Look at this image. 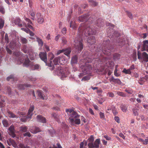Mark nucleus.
<instances>
[{
	"mask_svg": "<svg viewBox=\"0 0 148 148\" xmlns=\"http://www.w3.org/2000/svg\"><path fill=\"white\" fill-rule=\"evenodd\" d=\"M84 32L86 36L91 35H95L96 33L95 31H93L90 27H86L84 24L81 25L79 29L77 36L74 40V47L77 51L80 52L83 48L82 36Z\"/></svg>",
	"mask_w": 148,
	"mask_h": 148,
	"instance_id": "obj_1",
	"label": "nucleus"
},
{
	"mask_svg": "<svg viewBox=\"0 0 148 148\" xmlns=\"http://www.w3.org/2000/svg\"><path fill=\"white\" fill-rule=\"evenodd\" d=\"M34 109V107L33 106H31L28 110L27 116H24L20 119V121L23 122H26L27 121H29L33 114L32 112Z\"/></svg>",
	"mask_w": 148,
	"mask_h": 148,
	"instance_id": "obj_2",
	"label": "nucleus"
},
{
	"mask_svg": "<svg viewBox=\"0 0 148 148\" xmlns=\"http://www.w3.org/2000/svg\"><path fill=\"white\" fill-rule=\"evenodd\" d=\"M138 58L140 61L148 62V54L145 52H143L141 54L139 51L137 53Z\"/></svg>",
	"mask_w": 148,
	"mask_h": 148,
	"instance_id": "obj_3",
	"label": "nucleus"
},
{
	"mask_svg": "<svg viewBox=\"0 0 148 148\" xmlns=\"http://www.w3.org/2000/svg\"><path fill=\"white\" fill-rule=\"evenodd\" d=\"M113 49L112 46L109 45L108 46L105 47H103L102 52L105 55L109 56L111 55V52L113 51Z\"/></svg>",
	"mask_w": 148,
	"mask_h": 148,
	"instance_id": "obj_4",
	"label": "nucleus"
},
{
	"mask_svg": "<svg viewBox=\"0 0 148 148\" xmlns=\"http://www.w3.org/2000/svg\"><path fill=\"white\" fill-rule=\"evenodd\" d=\"M26 22L27 23V24L25 23H23V25H24L25 27H28L29 28L31 29L32 30H34V28L32 27V25H33V23L31 21V20L29 18L25 17L24 18Z\"/></svg>",
	"mask_w": 148,
	"mask_h": 148,
	"instance_id": "obj_5",
	"label": "nucleus"
},
{
	"mask_svg": "<svg viewBox=\"0 0 148 148\" xmlns=\"http://www.w3.org/2000/svg\"><path fill=\"white\" fill-rule=\"evenodd\" d=\"M82 71L85 75L90 72L92 69L91 66L89 64H88L86 66H84L81 67Z\"/></svg>",
	"mask_w": 148,
	"mask_h": 148,
	"instance_id": "obj_6",
	"label": "nucleus"
},
{
	"mask_svg": "<svg viewBox=\"0 0 148 148\" xmlns=\"http://www.w3.org/2000/svg\"><path fill=\"white\" fill-rule=\"evenodd\" d=\"M40 59L45 63L47 62V55L46 52H40L39 54Z\"/></svg>",
	"mask_w": 148,
	"mask_h": 148,
	"instance_id": "obj_7",
	"label": "nucleus"
},
{
	"mask_svg": "<svg viewBox=\"0 0 148 148\" xmlns=\"http://www.w3.org/2000/svg\"><path fill=\"white\" fill-rule=\"evenodd\" d=\"M71 124L72 125H74L75 124L79 125L80 124L81 121L79 119L77 118L74 119L73 118H69Z\"/></svg>",
	"mask_w": 148,
	"mask_h": 148,
	"instance_id": "obj_8",
	"label": "nucleus"
},
{
	"mask_svg": "<svg viewBox=\"0 0 148 148\" xmlns=\"http://www.w3.org/2000/svg\"><path fill=\"white\" fill-rule=\"evenodd\" d=\"M36 20L37 22L39 24H42L44 22L43 16L41 14L39 13H38L36 14Z\"/></svg>",
	"mask_w": 148,
	"mask_h": 148,
	"instance_id": "obj_9",
	"label": "nucleus"
},
{
	"mask_svg": "<svg viewBox=\"0 0 148 148\" xmlns=\"http://www.w3.org/2000/svg\"><path fill=\"white\" fill-rule=\"evenodd\" d=\"M8 130L9 131V134L13 137L14 138L15 137V134L14 132V127L13 125H11L8 128Z\"/></svg>",
	"mask_w": 148,
	"mask_h": 148,
	"instance_id": "obj_10",
	"label": "nucleus"
},
{
	"mask_svg": "<svg viewBox=\"0 0 148 148\" xmlns=\"http://www.w3.org/2000/svg\"><path fill=\"white\" fill-rule=\"evenodd\" d=\"M29 131L33 134H36L41 131L40 129L35 127H32L30 128Z\"/></svg>",
	"mask_w": 148,
	"mask_h": 148,
	"instance_id": "obj_11",
	"label": "nucleus"
},
{
	"mask_svg": "<svg viewBox=\"0 0 148 148\" xmlns=\"http://www.w3.org/2000/svg\"><path fill=\"white\" fill-rule=\"evenodd\" d=\"M37 121L44 123L46 122V119L42 116L38 115L37 116Z\"/></svg>",
	"mask_w": 148,
	"mask_h": 148,
	"instance_id": "obj_12",
	"label": "nucleus"
},
{
	"mask_svg": "<svg viewBox=\"0 0 148 148\" xmlns=\"http://www.w3.org/2000/svg\"><path fill=\"white\" fill-rule=\"evenodd\" d=\"M64 53L65 55L67 56L69 58L70 57V53L71 52V48L69 47L64 49Z\"/></svg>",
	"mask_w": 148,
	"mask_h": 148,
	"instance_id": "obj_13",
	"label": "nucleus"
},
{
	"mask_svg": "<svg viewBox=\"0 0 148 148\" xmlns=\"http://www.w3.org/2000/svg\"><path fill=\"white\" fill-rule=\"evenodd\" d=\"M87 42L88 43L91 45L94 44L95 42V37L93 36L89 37L88 39Z\"/></svg>",
	"mask_w": 148,
	"mask_h": 148,
	"instance_id": "obj_14",
	"label": "nucleus"
},
{
	"mask_svg": "<svg viewBox=\"0 0 148 148\" xmlns=\"http://www.w3.org/2000/svg\"><path fill=\"white\" fill-rule=\"evenodd\" d=\"M7 143L9 146L12 145L13 147H16V144L15 141L11 139H8L7 140Z\"/></svg>",
	"mask_w": 148,
	"mask_h": 148,
	"instance_id": "obj_15",
	"label": "nucleus"
},
{
	"mask_svg": "<svg viewBox=\"0 0 148 148\" xmlns=\"http://www.w3.org/2000/svg\"><path fill=\"white\" fill-rule=\"evenodd\" d=\"M32 62H30L29 58H27L26 59H25L24 62L23 64V65L24 66L28 67L29 65H30L31 66H32Z\"/></svg>",
	"mask_w": 148,
	"mask_h": 148,
	"instance_id": "obj_16",
	"label": "nucleus"
},
{
	"mask_svg": "<svg viewBox=\"0 0 148 148\" xmlns=\"http://www.w3.org/2000/svg\"><path fill=\"white\" fill-rule=\"evenodd\" d=\"M31 85L29 84H20L18 86V88L19 89H24L25 87H30Z\"/></svg>",
	"mask_w": 148,
	"mask_h": 148,
	"instance_id": "obj_17",
	"label": "nucleus"
},
{
	"mask_svg": "<svg viewBox=\"0 0 148 148\" xmlns=\"http://www.w3.org/2000/svg\"><path fill=\"white\" fill-rule=\"evenodd\" d=\"M37 93L38 97L41 99L45 100L47 99V97H44L41 90H38Z\"/></svg>",
	"mask_w": 148,
	"mask_h": 148,
	"instance_id": "obj_18",
	"label": "nucleus"
},
{
	"mask_svg": "<svg viewBox=\"0 0 148 148\" xmlns=\"http://www.w3.org/2000/svg\"><path fill=\"white\" fill-rule=\"evenodd\" d=\"M7 113L8 114L9 117L10 118H18V117L17 115L13 113L12 112L8 110Z\"/></svg>",
	"mask_w": 148,
	"mask_h": 148,
	"instance_id": "obj_19",
	"label": "nucleus"
},
{
	"mask_svg": "<svg viewBox=\"0 0 148 148\" xmlns=\"http://www.w3.org/2000/svg\"><path fill=\"white\" fill-rule=\"evenodd\" d=\"M69 114V113H68ZM70 117L74 119L79 117V116L75 112H73L72 113L69 114Z\"/></svg>",
	"mask_w": 148,
	"mask_h": 148,
	"instance_id": "obj_20",
	"label": "nucleus"
},
{
	"mask_svg": "<svg viewBox=\"0 0 148 148\" xmlns=\"http://www.w3.org/2000/svg\"><path fill=\"white\" fill-rule=\"evenodd\" d=\"M87 17L86 15H82L79 17L78 20L80 22H84L87 21Z\"/></svg>",
	"mask_w": 148,
	"mask_h": 148,
	"instance_id": "obj_21",
	"label": "nucleus"
},
{
	"mask_svg": "<svg viewBox=\"0 0 148 148\" xmlns=\"http://www.w3.org/2000/svg\"><path fill=\"white\" fill-rule=\"evenodd\" d=\"M14 22L16 25H18L19 27H21L23 26V25L20 23L21 20L19 18H16L14 20Z\"/></svg>",
	"mask_w": 148,
	"mask_h": 148,
	"instance_id": "obj_22",
	"label": "nucleus"
},
{
	"mask_svg": "<svg viewBox=\"0 0 148 148\" xmlns=\"http://www.w3.org/2000/svg\"><path fill=\"white\" fill-rule=\"evenodd\" d=\"M100 143V140L99 139H97L94 142V147L99 148V145Z\"/></svg>",
	"mask_w": 148,
	"mask_h": 148,
	"instance_id": "obj_23",
	"label": "nucleus"
},
{
	"mask_svg": "<svg viewBox=\"0 0 148 148\" xmlns=\"http://www.w3.org/2000/svg\"><path fill=\"white\" fill-rule=\"evenodd\" d=\"M61 58L59 57L55 58L53 60V62L54 64L55 65H57L58 64V62L60 63H61V64H62L61 62Z\"/></svg>",
	"mask_w": 148,
	"mask_h": 148,
	"instance_id": "obj_24",
	"label": "nucleus"
},
{
	"mask_svg": "<svg viewBox=\"0 0 148 148\" xmlns=\"http://www.w3.org/2000/svg\"><path fill=\"white\" fill-rule=\"evenodd\" d=\"M77 57L76 56H75L71 58V63L72 64L76 63L77 62Z\"/></svg>",
	"mask_w": 148,
	"mask_h": 148,
	"instance_id": "obj_25",
	"label": "nucleus"
},
{
	"mask_svg": "<svg viewBox=\"0 0 148 148\" xmlns=\"http://www.w3.org/2000/svg\"><path fill=\"white\" fill-rule=\"evenodd\" d=\"M88 1L90 4L93 6H96L98 5L97 3L93 0H88Z\"/></svg>",
	"mask_w": 148,
	"mask_h": 148,
	"instance_id": "obj_26",
	"label": "nucleus"
},
{
	"mask_svg": "<svg viewBox=\"0 0 148 148\" xmlns=\"http://www.w3.org/2000/svg\"><path fill=\"white\" fill-rule=\"evenodd\" d=\"M36 41L38 42V44L40 46H42L43 45V42L42 39L38 37H36Z\"/></svg>",
	"mask_w": 148,
	"mask_h": 148,
	"instance_id": "obj_27",
	"label": "nucleus"
},
{
	"mask_svg": "<svg viewBox=\"0 0 148 148\" xmlns=\"http://www.w3.org/2000/svg\"><path fill=\"white\" fill-rule=\"evenodd\" d=\"M20 42L23 44H26L27 42V40L26 38L22 37H20Z\"/></svg>",
	"mask_w": 148,
	"mask_h": 148,
	"instance_id": "obj_28",
	"label": "nucleus"
},
{
	"mask_svg": "<svg viewBox=\"0 0 148 148\" xmlns=\"http://www.w3.org/2000/svg\"><path fill=\"white\" fill-rule=\"evenodd\" d=\"M2 123L4 126L5 127H8L9 125L8 121L6 119H4L2 121Z\"/></svg>",
	"mask_w": 148,
	"mask_h": 148,
	"instance_id": "obj_29",
	"label": "nucleus"
},
{
	"mask_svg": "<svg viewBox=\"0 0 148 148\" xmlns=\"http://www.w3.org/2000/svg\"><path fill=\"white\" fill-rule=\"evenodd\" d=\"M29 14L32 17V19L34 20V19L35 16V12L33 10H32L30 11Z\"/></svg>",
	"mask_w": 148,
	"mask_h": 148,
	"instance_id": "obj_30",
	"label": "nucleus"
},
{
	"mask_svg": "<svg viewBox=\"0 0 148 148\" xmlns=\"http://www.w3.org/2000/svg\"><path fill=\"white\" fill-rule=\"evenodd\" d=\"M27 127L26 126H22L20 127V131L23 132H25L27 131Z\"/></svg>",
	"mask_w": 148,
	"mask_h": 148,
	"instance_id": "obj_31",
	"label": "nucleus"
},
{
	"mask_svg": "<svg viewBox=\"0 0 148 148\" xmlns=\"http://www.w3.org/2000/svg\"><path fill=\"white\" fill-rule=\"evenodd\" d=\"M121 109L123 112H126L127 110V107L124 105H122L121 107Z\"/></svg>",
	"mask_w": 148,
	"mask_h": 148,
	"instance_id": "obj_32",
	"label": "nucleus"
},
{
	"mask_svg": "<svg viewBox=\"0 0 148 148\" xmlns=\"http://www.w3.org/2000/svg\"><path fill=\"white\" fill-rule=\"evenodd\" d=\"M32 70H34L35 69H38L39 67V65L36 64L34 65L33 64H32Z\"/></svg>",
	"mask_w": 148,
	"mask_h": 148,
	"instance_id": "obj_33",
	"label": "nucleus"
},
{
	"mask_svg": "<svg viewBox=\"0 0 148 148\" xmlns=\"http://www.w3.org/2000/svg\"><path fill=\"white\" fill-rule=\"evenodd\" d=\"M97 24L98 26L101 27L104 25V23L101 21V19H99L97 20Z\"/></svg>",
	"mask_w": 148,
	"mask_h": 148,
	"instance_id": "obj_34",
	"label": "nucleus"
},
{
	"mask_svg": "<svg viewBox=\"0 0 148 148\" xmlns=\"http://www.w3.org/2000/svg\"><path fill=\"white\" fill-rule=\"evenodd\" d=\"M137 119L138 121H143L145 120V117L144 116L141 115L138 116L137 117Z\"/></svg>",
	"mask_w": 148,
	"mask_h": 148,
	"instance_id": "obj_35",
	"label": "nucleus"
},
{
	"mask_svg": "<svg viewBox=\"0 0 148 148\" xmlns=\"http://www.w3.org/2000/svg\"><path fill=\"white\" fill-rule=\"evenodd\" d=\"M138 83L141 85L143 84V83L145 82L144 77H140L138 80Z\"/></svg>",
	"mask_w": 148,
	"mask_h": 148,
	"instance_id": "obj_36",
	"label": "nucleus"
},
{
	"mask_svg": "<svg viewBox=\"0 0 148 148\" xmlns=\"http://www.w3.org/2000/svg\"><path fill=\"white\" fill-rule=\"evenodd\" d=\"M148 40H145L143 42V46L144 48H146L148 47Z\"/></svg>",
	"mask_w": 148,
	"mask_h": 148,
	"instance_id": "obj_37",
	"label": "nucleus"
},
{
	"mask_svg": "<svg viewBox=\"0 0 148 148\" xmlns=\"http://www.w3.org/2000/svg\"><path fill=\"white\" fill-rule=\"evenodd\" d=\"M52 117H53L56 121L58 120V117L57 115L55 113H52L51 114Z\"/></svg>",
	"mask_w": 148,
	"mask_h": 148,
	"instance_id": "obj_38",
	"label": "nucleus"
},
{
	"mask_svg": "<svg viewBox=\"0 0 148 148\" xmlns=\"http://www.w3.org/2000/svg\"><path fill=\"white\" fill-rule=\"evenodd\" d=\"M116 93L122 97H125L126 96L122 92L118 91Z\"/></svg>",
	"mask_w": 148,
	"mask_h": 148,
	"instance_id": "obj_39",
	"label": "nucleus"
},
{
	"mask_svg": "<svg viewBox=\"0 0 148 148\" xmlns=\"http://www.w3.org/2000/svg\"><path fill=\"white\" fill-rule=\"evenodd\" d=\"M123 72L125 74H130L131 73L130 69H128L126 70L125 69H124L123 71Z\"/></svg>",
	"mask_w": 148,
	"mask_h": 148,
	"instance_id": "obj_40",
	"label": "nucleus"
},
{
	"mask_svg": "<svg viewBox=\"0 0 148 148\" xmlns=\"http://www.w3.org/2000/svg\"><path fill=\"white\" fill-rule=\"evenodd\" d=\"M7 93L9 95H10L11 94V90L10 87H7L6 88Z\"/></svg>",
	"mask_w": 148,
	"mask_h": 148,
	"instance_id": "obj_41",
	"label": "nucleus"
},
{
	"mask_svg": "<svg viewBox=\"0 0 148 148\" xmlns=\"http://www.w3.org/2000/svg\"><path fill=\"white\" fill-rule=\"evenodd\" d=\"M4 23V21L2 19H0V29L3 27Z\"/></svg>",
	"mask_w": 148,
	"mask_h": 148,
	"instance_id": "obj_42",
	"label": "nucleus"
},
{
	"mask_svg": "<svg viewBox=\"0 0 148 148\" xmlns=\"http://www.w3.org/2000/svg\"><path fill=\"white\" fill-rule=\"evenodd\" d=\"M114 59H119L120 58V55L118 53H116L113 56Z\"/></svg>",
	"mask_w": 148,
	"mask_h": 148,
	"instance_id": "obj_43",
	"label": "nucleus"
},
{
	"mask_svg": "<svg viewBox=\"0 0 148 148\" xmlns=\"http://www.w3.org/2000/svg\"><path fill=\"white\" fill-rule=\"evenodd\" d=\"M0 12L3 14H4L5 13V9L3 6H0Z\"/></svg>",
	"mask_w": 148,
	"mask_h": 148,
	"instance_id": "obj_44",
	"label": "nucleus"
},
{
	"mask_svg": "<svg viewBox=\"0 0 148 148\" xmlns=\"http://www.w3.org/2000/svg\"><path fill=\"white\" fill-rule=\"evenodd\" d=\"M16 44L15 43L13 42H11L10 45V47L12 49H13L14 47L15 46Z\"/></svg>",
	"mask_w": 148,
	"mask_h": 148,
	"instance_id": "obj_45",
	"label": "nucleus"
},
{
	"mask_svg": "<svg viewBox=\"0 0 148 148\" xmlns=\"http://www.w3.org/2000/svg\"><path fill=\"white\" fill-rule=\"evenodd\" d=\"M10 79H11L13 80H14V76L13 75H10L8 77H7L6 78L7 80L8 81H9Z\"/></svg>",
	"mask_w": 148,
	"mask_h": 148,
	"instance_id": "obj_46",
	"label": "nucleus"
},
{
	"mask_svg": "<svg viewBox=\"0 0 148 148\" xmlns=\"http://www.w3.org/2000/svg\"><path fill=\"white\" fill-rule=\"evenodd\" d=\"M99 115L100 118L102 119H105V115L104 113L100 112L99 113Z\"/></svg>",
	"mask_w": 148,
	"mask_h": 148,
	"instance_id": "obj_47",
	"label": "nucleus"
},
{
	"mask_svg": "<svg viewBox=\"0 0 148 148\" xmlns=\"http://www.w3.org/2000/svg\"><path fill=\"white\" fill-rule=\"evenodd\" d=\"M23 136H27L29 137H30L31 136V135L30 133L29 132H26V133H24L23 134Z\"/></svg>",
	"mask_w": 148,
	"mask_h": 148,
	"instance_id": "obj_48",
	"label": "nucleus"
},
{
	"mask_svg": "<svg viewBox=\"0 0 148 148\" xmlns=\"http://www.w3.org/2000/svg\"><path fill=\"white\" fill-rule=\"evenodd\" d=\"M5 40L7 43L9 42V38H8V35L7 34H6L5 36Z\"/></svg>",
	"mask_w": 148,
	"mask_h": 148,
	"instance_id": "obj_49",
	"label": "nucleus"
},
{
	"mask_svg": "<svg viewBox=\"0 0 148 148\" xmlns=\"http://www.w3.org/2000/svg\"><path fill=\"white\" fill-rule=\"evenodd\" d=\"M88 145L90 148H95L94 144L92 142L89 143L88 144Z\"/></svg>",
	"mask_w": 148,
	"mask_h": 148,
	"instance_id": "obj_50",
	"label": "nucleus"
},
{
	"mask_svg": "<svg viewBox=\"0 0 148 148\" xmlns=\"http://www.w3.org/2000/svg\"><path fill=\"white\" fill-rule=\"evenodd\" d=\"M114 82L116 83H117L119 85L121 84V81L119 79H116Z\"/></svg>",
	"mask_w": 148,
	"mask_h": 148,
	"instance_id": "obj_51",
	"label": "nucleus"
},
{
	"mask_svg": "<svg viewBox=\"0 0 148 148\" xmlns=\"http://www.w3.org/2000/svg\"><path fill=\"white\" fill-rule=\"evenodd\" d=\"M90 79L89 76H85L82 79V81H86L88 80H89Z\"/></svg>",
	"mask_w": 148,
	"mask_h": 148,
	"instance_id": "obj_52",
	"label": "nucleus"
},
{
	"mask_svg": "<svg viewBox=\"0 0 148 148\" xmlns=\"http://www.w3.org/2000/svg\"><path fill=\"white\" fill-rule=\"evenodd\" d=\"M133 113L135 116L138 115V112L137 110V109L134 108L133 109Z\"/></svg>",
	"mask_w": 148,
	"mask_h": 148,
	"instance_id": "obj_53",
	"label": "nucleus"
},
{
	"mask_svg": "<svg viewBox=\"0 0 148 148\" xmlns=\"http://www.w3.org/2000/svg\"><path fill=\"white\" fill-rule=\"evenodd\" d=\"M46 65L48 66L49 67H52L53 66V64L52 63V61H50V63H47V62L45 63Z\"/></svg>",
	"mask_w": 148,
	"mask_h": 148,
	"instance_id": "obj_54",
	"label": "nucleus"
},
{
	"mask_svg": "<svg viewBox=\"0 0 148 148\" xmlns=\"http://www.w3.org/2000/svg\"><path fill=\"white\" fill-rule=\"evenodd\" d=\"M21 29L22 30L25 32H26L28 34L30 30L28 28H21Z\"/></svg>",
	"mask_w": 148,
	"mask_h": 148,
	"instance_id": "obj_55",
	"label": "nucleus"
},
{
	"mask_svg": "<svg viewBox=\"0 0 148 148\" xmlns=\"http://www.w3.org/2000/svg\"><path fill=\"white\" fill-rule=\"evenodd\" d=\"M64 49H62L61 50H58L57 51V53H56V55L57 56L59 55L60 54V53H64Z\"/></svg>",
	"mask_w": 148,
	"mask_h": 148,
	"instance_id": "obj_56",
	"label": "nucleus"
},
{
	"mask_svg": "<svg viewBox=\"0 0 148 148\" xmlns=\"http://www.w3.org/2000/svg\"><path fill=\"white\" fill-rule=\"evenodd\" d=\"M107 95L110 97H112L114 96V94L112 92H109L107 93Z\"/></svg>",
	"mask_w": 148,
	"mask_h": 148,
	"instance_id": "obj_57",
	"label": "nucleus"
},
{
	"mask_svg": "<svg viewBox=\"0 0 148 148\" xmlns=\"http://www.w3.org/2000/svg\"><path fill=\"white\" fill-rule=\"evenodd\" d=\"M114 119L118 123H120V119L118 117L115 116L114 118Z\"/></svg>",
	"mask_w": 148,
	"mask_h": 148,
	"instance_id": "obj_58",
	"label": "nucleus"
},
{
	"mask_svg": "<svg viewBox=\"0 0 148 148\" xmlns=\"http://www.w3.org/2000/svg\"><path fill=\"white\" fill-rule=\"evenodd\" d=\"M88 140L90 142H92L94 140V138L92 136H91Z\"/></svg>",
	"mask_w": 148,
	"mask_h": 148,
	"instance_id": "obj_59",
	"label": "nucleus"
},
{
	"mask_svg": "<svg viewBox=\"0 0 148 148\" xmlns=\"http://www.w3.org/2000/svg\"><path fill=\"white\" fill-rule=\"evenodd\" d=\"M67 42V40L65 37H63L62 38V42L64 44H66Z\"/></svg>",
	"mask_w": 148,
	"mask_h": 148,
	"instance_id": "obj_60",
	"label": "nucleus"
},
{
	"mask_svg": "<svg viewBox=\"0 0 148 148\" xmlns=\"http://www.w3.org/2000/svg\"><path fill=\"white\" fill-rule=\"evenodd\" d=\"M29 81L32 82L34 83V82L36 80V78L33 77L29 78Z\"/></svg>",
	"mask_w": 148,
	"mask_h": 148,
	"instance_id": "obj_61",
	"label": "nucleus"
},
{
	"mask_svg": "<svg viewBox=\"0 0 148 148\" xmlns=\"http://www.w3.org/2000/svg\"><path fill=\"white\" fill-rule=\"evenodd\" d=\"M17 114H18L19 115L23 116L25 114V113L23 112L18 111L17 112Z\"/></svg>",
	"mask_w": 148,
	"mask_h": 148,
	"instance_id": "obj_62",
	"label": "nucleus"
},
{
	"mask_svg": "<svg viewBox=\"0 0 148 148\" xmlns=\"http://www.w3.org/2000/svg\"><path fill=\"white\" fill-rule=\"evenodd\" d=\"M66 28L64 27L63 28L62 30V32L63 34H65L66 33Z\"/></svg>",
	"mask_w": 148,
	"mask_h": 148,
	"instance_id": "obj_63",
	"label": "nucleus"
},
{
	"mask_svg": "<svg viewBox=\"0 0 148 148\" xmlns=\"http://www.w3.org/2000/svg\"><path fill=\"white\" fill-rule=\"evenodd\" d=\"M19 147L21 148H25V146L23 143H20L19 145Z\"/></svg>",
	"mask_w": 148,
	"mask_h": 148,
	"instance_id": "obj_64",
	"label": "nucleus"
}]
</instances>
